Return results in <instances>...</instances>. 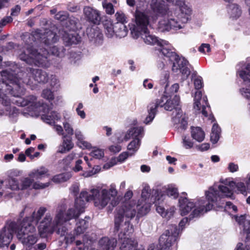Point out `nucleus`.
<instances>
[{"label": "nucleus", "instance_id": "nucleus-1", "mask_svg": "<svg viewBox=\"0 0 250 250\" xmlns=\"http://www.w3.org/2000/svg\"><path fill=\"white\" fill-rule=\"evenodd\" d=\"M89 199L87 191H82L79 197L75 199L73 207L69 208L66 212L65 208L62 207L57 209L53 221L51 214L50 213H46L38 228L40 236L44 238L55 231L61 236L64 235L66 229L63 226V224L78 218L84 211L85 203L88 202Z\"/></svg>", "mask_w": 250, "mask_h": 250}, {"label": "nucleus", "instance_id": "nucleus-2", "mask_svg": "<svg viewBox=\"0 0 250 250\" xmlns=\"http://www.w3.org/2000/svg\"><path fill=\"white\" fill-rule=\"evenodd\" d=\"M36 231L35 227L31 224L28 219L23 220L20 225L11 222L7 228H3L0 232V247L8 245L12 239L13 233L15 232L18 240L23 245L30 248L38 240Z\"/></svg>", "mask_w": 250, "mask_h": 250}, {"label": "nucleus", "instance_id": "nucleus-3", "mask_svg": "<svg viewBox=\"0 0 250 250\" xmlns=\"http://www.w3.org/2000/svg\"><path fill=\"white\" fill-rule=\"evenodd\" d=\"M231 187V185L229 186V187L220 185L218 187V190L216 188L215 185L210 187L208 190L205 191L206 198L208 203H207L203 200L199 201V209H195L193 212L192 215L193 216H198L211 210L213 206V203L217 202L222 198L226 197L234 199L232 189Z\"/></svg>", "mask_w": 250, "mask_h": 250}, {"label": "nucleus", "instance_id": "nucleus-4", "mask_svg": "<svg viewBox=\"0 0 250 250\" xmlns=\"http://www.w3.org/2000/svg\"><path fill=\"white\" fill-rule=\"evenodd\" d=\"M32 44V42L25 41V46L19 52L20 59L29 64L48 67L49 65V54L47 49L36 48L33 45L30 46Z\"/></svg>", "mask_w": 250, "mask_h": 250}, {"label": "nucleus", "instance_id": "nucleus-5", "mask_svg": "<svg viewBox=\"0 0 250 250\" xmlns=\"http://www.w3.org/2000/svg\"><path fill=\"white\" fill-rule=\"evenodd\" d=\"M115 216V229L119 231L122 229L120 237L126 232H133V227L130 224V220L136 214V205L134 203H126L123 206L118 208Z\"/></svg>", "mask_w": 250, "mask_h": 250}, {"label": "nucleus", "instance_id": "nucleus-6", "mask_svg": "<svg viewBox=\"0 0 250 250\" xmlns=\"http://www.w3.org/2000/svg\"><path fill=\"white\" fill-rule=\"evenodd\" d=\"M0 73L2 77V88H7L9 93L14 97H19L22 94V83L30 84V79L25 78L27 75L26 73L20 72L17 76L7 69L1 71Z\"/></svg>", "mask_w": 250, "mask_h": 250}, {"label": "nucleus", "instance_id": "nucleus-7", "mask_svg": "<svg viewBox=\"0 0 250 250\" xmlns=\"http://www.w3.org/2000/svg\"><path fill=\"white\" fill-rule=\"evenodd\" d=\"M88 201L93 200L94 205L100 209L104 208L111 201L110 204L113 207L117 206L119 203L118 198L116 197L117 191L116 185L112 184L109 190L103 189L101 191L98 189H92L89 192H87Z\"/></svg>", "mask_w": 250, "mask_h": 250}, {"label": "nucleus", "instance_id": "nucleus-8", "mask_svg": "<svg viewBox=\"0 0 250 250\" xmlns=\"http://www.w3.org/2000/svg\"><path fill=\"white\" fill-rule=\"evenodd\" d=\"M180 98L175 96L170 100H167L164 104V108L167 110L171 111L174 109L176 115L172 118L173 122L177 125V127L181 130H185L187 126V121L185 116L183 114L182 111L179 107Z\"/></svg>", "mask_w": 250, "mask_h": 250}, {"label": "nucleus", "instance_id": "nucleus-9", "mask_svg": "<svg viewBox=\"0 0 250 250\" xmlns=\"http://www.w3.org/2000/svg\"><path fill=\"white\" fill-rule=\"evenodd\" d=\"M135 24L130 28L132 37L137 39L141 34V32L147 29L149 23L148 17L143 12L136 11L135 13Z\"/></svg>", "mask_w": 250, "mask_h": 250}, {"label": "nucleus", "instance_id": "nucleus-10", "mask_svg": "<svg viewBox=\"0 0 250 250\" xmlns=\"http://www.w3.org/2000/svg\"><path fill=\"white\" fill-rule=\"evenodd\" d=\"M26 37L34 42H36V40L39 41L47 46L52 45L59 40V37L55 33L48 29L45 30L43 33L36 31L32 34H27Z\"/></svg>", "mask_w": 250, "mask_h": 250}, {"label": "nucleus", "instance_id": "nucleus-11", "mask_svg": "<svg viewBox=\"0 0 250 250\" xmlns=\"http://www.w3.org/2000/svg\"><path fill=\"white\" fill-rule=\"evenodd\" d=\"M179 231V229L175 226H171L169 229L166 230L159 238L161 248L169 250L172 244L177 240Z\"/></svg>", "mask_w": 250, "mask_h": 250}, {"label": "nucleus", "instance_id": "nucleus-12", "mask_svg": "<svg viewBox=\"0 0 250 250\" xmlns=\"http://www.w3.org/2000/svg\"><path fill=\"white\" fill-rule=\"evenodd\" d=\"M186 22H182V19L177 16L171 15L167 19H164L159 22L158 28L161 31H168L171 29H180Z\"/></svg>", "mask_w": 250, "mask_h": 250}, {"label": "nucleus", "instance_id": "nucleus-13", "mask_svg": "<svg viewBox=\"0 0 250 250\" xmlns=\"http://www.w3.org/2000/svg\"><path fill=\"white\" fill-rule=\"evenodd\" d=\"M179 202L180 204L181 214L182 216L187 215L194 207L195 208L193 211L196 208L199 209L198 202L196 205H195L192 202L188 201V200L187 198L181 197L179 200ZM193 212V211H192L191 214L190 215V219L195 217L192 215Z\"/></svg>", "mask_w": 250, "mask_h": 250}, {"label": "nucleus", "instance_id": "nucleus-14", "mask_svg": "<svg viewBox=\"0 0 250 250\" xmlns=\"http://www.w3.org/2000/svg\"><path fill=\"white\" fill-rule=\"evenodd\" d=\"M83 13L85 18L90 22L99 24L101 20L100 12L92 7L86 6L83 8Z\"/></svg>", "mask_w": 250, "mask_h": 250}, {"label": "nucleus", "instance_id": "nucleus-15", "mask_svg": "<svg viewBox=\"0 0 250 250\" xmlns=\"http://www.w3.org/2000/svg\"><path fill=\"white\" fill-rule=\"evenodd\" d=\"M120 233H119V239L121 243L120 249L122 250H132L135 249L137 245V243L135 241L126 237L130 233L132 232H126L122 237H120V235L122 232V229H120Z\"/></svg>", "mask_w": 250, "mask_h": 250}, {"label": "nucleus", "instance_id": "nucleus-16", "mask_svg": "<svg viewBox=\"0 0 250 250\" xmlns=\"http://www.w3.org/2000/svg\"><path fill=\"white\" fill-rule=\"evenodd\" d=\"M176 4L179 7L180 12L178 15L182 19V22H187L190 19L191 14L190 8L183 0H177Z\"/></svg>", "mask_w": 250, "mask_h": 250}, {"label": "nucleus", "instance_id": "nucleus-17", "mask_svg": "<svg viewBox=\"0 0 250 250\" xmlns=\"http://www.w3.org/2000/svg\"><path fill=\"white\" fill-rule=\"evenodd\" d=\"M167 96H168L167 95L161 97L160 99L157 100L156 103L150 104V109L148 111V115L146 117L144 121L146 124H147L151 122L154 119L155 115L156 109L158 107H164V104L166 103H165V101H167Z\"/></svg>", "mask_w": 250, "mask_h": 250}, {"label": "nucleus", "instance_id": "nucleus-18", "mask_svg": "<svg viewBox=\"0 0 250 250\" xmlns=\"http://www.w3.org/2000/svg\"><path fill=\"white\" fill-rule=\"evenodd\" d=\"M166 195H163L161 193L158 194L157 196L156 197V200L154 202L155 204L156 209L158 213L161 214L163 217H165L167 219H169L171 216L173 215L174 211H170L168 212L166 210L165 208L160 204L164 201L165 199Z\"/></svg>", "mask_w": 250, "mask_h": 250}, {"label": "nucleus", "instance_id": "nucleus-19", "mask_svg": "<svg viewBox=\"0 0 250 250\" xmlns=\"http://www.w3.org/2000/svg\"><path fill=\"white\" fill-rule=\"evenodd\" d=\"M26 71L30 75V76L38 83H46L48 80L47 73L41 69H33L31 67L26 68Z\"/></svg>", "mask_w": 250, "mask_h": 250}, {"label": "nucleus", "instance_id": "nucleus-20", "mask_svg": "<svg viewBox=\"0 0 250 250\" xmlns=\"http://www.w3.org/2000/svg\"><path fill=\"white\" fill-rule=\"evenodd\" d=\"M117 243V240L115 238L104 237L99 241V248L100 250H114L116 247Z\"/></svg>", "mask_w": 250, "mask_h": 250}, {"label": "nucleus", "instance_id": "nucleus-21", "mask_svg": "<svg viewBox=\"0 0 250 250\" xmlns=\"http://www.w3.org/2000/svg\"><path fill=\"white\" fill-rule=\"evenodd\" d=\"M140 36H141V38L146 43L151 45H162V41H159L156 36L150 34L147 29L142 31Z\"/></svg>", "mask_w": 250, "mask_h": 250}, {"label": "nucleus", "instance_id": "nucleus-22", "mask_svg": "<svg viewBox=\"0 0 250 250\" xmlns=\"http://www.w3.org/2000/svg\"><path fill=\"white\" fill-rule=\"evenodd\" d=\"M202 93L201 91H196L194 94V108L196 109L197 111H200L201 110V112L205 116H208V111L206 110L207 107L206 105L203 104L201 105L200 100H201Z\"/></svg>", "mask_w": 250, "mask_h": 250}, {"label": "nucleus", "instance_id": "nucleus-23", "mask_svg": "<svg viewBox=\"0 0 250 250\" xmlns=\"http://www.w3.org/2000/svg\"><path fill=\"white\" fill-rule=\"evenodd\" d=\"M175 58L170 60L173 62L172 70L174 72H177L181 68L182 65H188V62L184 58H180L177 54Z\"/></svg>", "mask_w": 250, "mask_h": 250}, {"label": "nucleus", "instance_id": "nucleus-24", "mask_svg": "<svg viewBox=\"0 0 250 250\" xmlns=\"http://www.w3.org/2000/svg\"><path fill=\"white\" fill-rule=\"evenodd\" d=\"M73 146L74 145L71 140L66 138L65 136H63V141L59 146L58 152L61 153H64L70 150Z\"/></svg>", "mask_w": 250, "mask_h": 250}, {"label": "nucleus", "instance_id": "nucleus-25", "mask_svg": "<svg viewBox=\"0 0 250 250\" xmlns=\"http://www.w3.org/2000/svg\"><path fill=\"white\" fill-rule=\"evenodd\" d=\"M49 175L48 170L43 167L33 170L29 174L31 178L36 179H40L46 176L48 177Z\"/></svg>", "mask_w": 250, "mask_h": 250}, {"label": "nucleus", "instance_id": "nucleus-26", "mask_svg": "<svg viewBox=\"0 0 250 250\" xmlns=\"http://www.w3.org/2000/svg\"><path fill=\"white\" fill-rule=\"evenodd\" d=\"M47 210V209L46 208L43 207H40L37 211H34L32 213V217H26L23 220H25L26 219H28V221L30 222L31 224H32V221L34 220L37 222H38L42 218L43 215L45 214Z\"/></svg>", "mask_w": 250, "mask_h": 250}, {"label": "nucleus", "instance_id": "nucleus-27", "mask_svg": "<svg viewBox=\"0 0 250 250\" xmlns=\"http://www.w3.org/2000/svg\"><path fill=\"white\" fill-rule=\"evenodd\" d=\"M161 42H162V45H159L160 48L158 49V50L160 51V54L162 56L168 58L170 61L171 59H173V58H175V57H177L175 53L171 51L170 50L164 46V45L166 44V41H162Z\"/></svg>", "mask_w": 250, "mask_h": 250}, {"label": "nucleus", "instance_id": "nucleus-28", "mask_svg": "<svg viewBox=\"0 0 250 250\" xmlns=\"http://www.w3.org/2000/svg\"><path fill=\"white\" fill-rule=\"evenodd\" d=\"M89 222L87 220L81 219L76 223V227L75 229V233L76 235L83 233L87 229Z\"/></svg>", "mask_w": 250, "mask_h": 250}, {"label": "nucleus", "instance_id": "nucleus-29", "mask_svg": "<svg viewBox=\"0 0 250 250\" xmlns=\"http://www.w3.org/2000/svg\"><path fill=\"white\" fill-rule=\"evenodd\" d=\"M192 137L198 142L203 141L205 138V133L199 127H191Z\"/></svg>", "mask_w": 250, "mask_h": 250}, {"label": "nucleus", "instance_id": "nucleus-30", "mask_svg": "<svg viewBox=\"0 0 250 250\" xmlns=\"http://www.w3.org/2000/svg\"><path fill=\"white\" fill-rule=\"evenodd\" d=\"M60 117V115L55 111H51L48 114L43 115L42 116V119L50 125L54 124L55 120H59Z\"/></svg>", "mask_w": 250, "mask_h": 250}, {"label": "nucleus", "instance_id": "nucleus-31", "mask_svg": "<svg viewBox=\"0 0 250 250\" xmlns=\"http://www.w3.org/2000/svg\"><path fill=\"white\" fill-rule=\"evenodd\" d=\"M62 39L66 45L77 44L79 42L78 38L73 34L64 32Z\"/></svg>", "mask_w": 250, "mask_h": 250}, {"label": "nucleus", "instance_id": "nucleus-32", "mask_svg": "<svg viewBox=\"0 0 250 250\" xmlns=\"http://www.w3.org/2000/svg\"><path fill=\"white\" fill-rule=\"evenodd\" d=\"M114 29L117 35L120 38L125 37L127 34V29L124 24L116 23Z\"/></svg>", "mask_w": 250, "mask_h": 250}, {"label": "nucleus", "instance_id": "nucleus-33", "mask_svg": "<svg viewBox=\"0 0 250 250\" xmlns=\"http://www.w3.org/2000/svg\"><path fill=\"white\" fill-rule=\"evenodd\" d=\"M136 208L138 209V214L142 216L146 214L149 211L150 205L146 202H142L136 206Z\"/></svg>", "mask_w": 250, "mask_h": 250}, {"label": "nucleus", "instance_id": "nucleus-34", "mask_svg": "<svg viewBox=\"0 0 250 250\" xmlns=\"http://www.w3.org/2000/svg\"><path fill=\"white\" fill-rule=\"evenodd\" d=\"M75 137L78 140V145L81 147L88 148L90 147V144L84 141V136L80 131L77 130H76Z\"/></svg>", "mask_w": 250, "mask_h": 250}, {"label": "nucleus", "instance_id": "nucleus-35", "mask_svg": "<svg viewBox=\"0 0 250 250\" xmlns=\"http://www.w3.org/2000/svg\"><path fill=\"white\" fill-rule=\"evenodd\" d=\"M228 11L230 16L234 18L239 17L241 14V10L235 4L229 5L228 7Z\"/></svg>", "mask_w": 250, "mask_h": 250}, {"label": "nucleus", "instance_id": "nucleus-36", "mask_svg": "<svg viewBox=\"0 0 250 250\" xmlns=\"http://www.w3.org/2000/svg\"><path fill=\"white\" fill-rule=\"evenodd\" d=\"M50 50L52 55L58 57H62L64 56L65 49L63 46L58 47L53 46L50 47Z\"/></svg>", "mask_w": 250, "mask_h": 250}, {"label": "nucleus", "instance_id": "nucleus-37", "mask_svg": "<svg viewBox=\"0 0 250 250\" xmlns=\"http://www.w3.org/2000/svg\"><path fill=\"white\" fill-rule=\"evenodd\" d=\"M70 178V175L68 173H62L55 175L52 179V181L55 183L64 182Z\"/></svg>", "mask_w": 250, "mask_h": 250}, {"label": "nucleus", "instance_id": "nucleus-38", "mask_svg": "<svg viewBox=\"0 0 250 250\" xmlns=\"http://www.w3.org/2000/svg\"><path fill=\"white\" fill-rule=\"evenodd\" d=\"M215 129H217V125L215 124L213 125L212 131L210 134V140L213 143H216L217 142L219 139L221 133V129H218V131L217 132L215 131Z\"/></svg>", "mask_w": 250, "mask_h": 250}, {"label": "nucleus", "instance_id": "nucleus-39", "mask_svg": "<svg viewBox=\"0 0 250 250\" xmlns=\"http://www.w3.org/2000/svg\"><path fill=\"white\" fill-rule=\"evenodd\" d=\"M238 190L244 195L247 194V191H250V176L247 181V187L243 183H239L237 185Z\"/></svg>", "mask_w": 250, "mask_h": 250}, {"label": "nucleus", "instance_id": "nucleus-40", "mask_svg": "<svg viewBox=\"0 0 250 250\" xmlns=\"http://www.w3.org/2000/svg\"><path fill=\"white\" fill-rule=\"evenodd\" d=\"M8 188L13 190L21 189L20 185L18 180L14 178H9L8 180Z\"/></svg>", "mask_w": 250, "mask_h": 250}, {"label": "nucleus", "instance_id": "nucleus-41", "mask_svg": "<svg viewBox=\"0 0 250 250\" xmlns=\"http://www.w3.org/2000/svg\"><path fill=\"white\" fill-rule=\"evenodd\" d=\"M239 76L244 81H249L250 82V64H247L245 70H241L238 73Z\"/></svg>", "mask_w": 250, "mask_h": 250}, {"label": "nucleus", "instance_id": "nucleus-42", "mask_svg": "<svg viewBox=\"0 0 250 250\" xmlns=\"http://www.w3.org/2000/svg\"><path fill=\"white\" fill-rule=\"evenodd\" d=\"M140 143V139L138 137L136 138L128 144L127 146L128 150L135 152L139 149Z\"/></svg>", "mask_w": 250, "mask_h": 250}, {"label": "nucleus", "instance_id": "nucleus-43", "mask_svg": "<svg viewBox=\"0 0 250 250\" xmlns=\"http://www.w3.org/2000/svg\"><path fill=\"white\" fill-rule=\"evenodd\" d=\"M0 98H1L3 101H5V104L6 105H8L10 104V100L7 99V97L6 95L8 94H11L12 95V94L11 93H9V90H7V88L4 87L2 88V82L1 83V81H0Z\"/></svg>", "mask_w": 250, "mask_h": 250}, {"label": "nucleus", "instance_id": "nucleus-44", "mask_svg": "<svg viewBox=\"0 0 250 250\" xmlns=\"http://www.w3.org/2000/svg\"><path fill=\"white\" fill-rule=\"evenodd\" d=\"M27 101L28 104H30L31 105L34 106L35 107H38L41 106L43 104V103L42 101H37V97L33 95H30L27 98Z\"/></svg>", "mask_w": 250, "mask_h": 250}, {"label": "nucleus", "instance_id": "nucleus-45", "mask_svg": "<svg viewBox=\"0 0 250 250\" xmlns=\"http://www.w3.org/2000/svg\"><path fill=\"white\" fill-rule=\"evenodd\" d=\"M167 196L174 199L177 198L179 195L177 189L172 186L168 187L167 189Z\"/></svg>", "mask_w": 250, "mask_h": 250}, {"label": "nucleus", "instance_id": "nucleus-46", "mask_svg": "<svg viewBox=\"0 0 250 250\" xmlns=\"http://www.w3.org/2000/svg\"><path fill=\"white\" fill-rule=\"evenodd\" d=\"M235 219L236 222H237L239 225H244V229L245 230H247L248 229V228L249 227V226H250V221L246 220L245 216L243 215H241L239 217L236 216L235 217Z\"/></svg>", "mask_w": 250, "mask_h": 250}, {"label": "nucleus", "instance_id": "nucleus-47", "mask_svg": "<svg viewBox=\"0 0 250 250\" xmlns=\"http://www.w3.org/2000/svg\"><path fill=\"white\" fill-rule=\"evenodd\" d=\"M21 181V190H23L28 188L33 183V180L28 177L22 178Z\"/></svg>", "mask_w": 250, "mask_h": 250}, {"label": "nucleus", "instance_id": "nucleus-48", "mask_svg": "<svg viewBox=\"0 0 250 250\" xmlns=\"http://www.w3.org/2000/svg\"><path fill=\"white\" fill-rule=\"evenodd\" d=\"M76 157V153L72 152L62 160V163L64 167H68Z\"/></svg>", "mask_w": 250, "mask_h": 250}, {"label": "nucleus", "instance_id": "nucleus-49", "mask_svg": "<svg viewBox=\"0 0 250 250\" xmlns=\"http://www.w3.org/2000/svg\"><path fill=\"white\" fill-rule=\"evenodd\" d=\"M55 18L60 21H64L68 19V14L65 11H60L55 15Z\"/></svg>", "mask_w": 250, "mask_h": 250}, {"label": "nucleus", "instance_id": "nucleus-50", "mask_svg": "<svg viewBox=\"0 0 250 250\" xmlns=\"http://www.w3.org/2000/svg\"><path fill=\"white\" fill-rule=\"evenodd\" d=\"M90 155L95 159H100L104 156V153L101 149H97L93 150L90 153Z\"/></svg>", "mask_w": 250, "mask_h": 250}, {"label": "nucleus", "instance_id": "nucleus-51", "mask_svg": "<svg viewBox=\"0 0 250 250\" xmlns=\"http://www.w3.org/2000/svg\"><path fill=\"white\" fill-rule=\"evenodd\" d=\"M42 97L48 100L49 101L52 100L54 99V95L53 93L49 89H44L42 92Z\"/></svg>", "mask_w": 250, "mask_h": 250}, {"label": "nucleus", "instance_id": "nucleus-52", "mask_svg": "<svg viewBox=\"0 0 250 250\" xmlns=\"http://www.w3.org/2000/svg\"><path fill=\"white\" fill-rule=\"evenodd\" d=\"M103 6L104 8L105 9L106 13L107 14L112 15L114 13V9L113 7V5L111 3H103Z\"/></svg>", "mask_w": 250, "mask_h": 250}, {"label": "nucleus", "instance_id": "nucleus-53", "mask_svg": "<svg viewBox=\"0 0 250 250\" xmlns=\"http://www.w3.org/2000/svg\"><path fill=\"white\" fill-rule=\"evenodd\" d=\"M115 17L118 22L116 23H123L126 22V17L124 14L122 13L117 12L115 14Z\"/></svg>", "mask_w": 250, "mask_h": 250}, {"label": "nucleus", "instance_id": "nucleus-54", "mask_svg": "<svg viewBox=\"0 0 250 250\" xmlns=\"http://www.w3.org/2000/svg\"><path fill=\"white\" fill-rule=\"evenodd\" d=\"M83 108V104L82 103H80L79 104L76 110L79 116L81 117V118L84 119L85 117V113L83 110H82Z\"/></svg>", "mask_w": 250, "mask_h": 250}, {"label": "nucleus", "instance_id": "nucleus-55", "mask_svg": "<svg viewBox=\"0 0 250 250\" xmlns=\"http://www.w3.org/2000/svg\"><path fill=\"white\" fill-rule=\"evenodd\" d=\"M49 185V182H47L45 184H42L40 182H35L33 185V188L36 189H43L48 187Z\"/></svg>", "mask_w": 250, "mask_h": 250}, {"label": "nucleus", "instance_id": "nucleus-56", "mask_svg": "<svg viewBox=\"0 0 250 250\" xmlns=\"http://www.w3.org/2000/svg\"><path fill=\"white\" fill-rule=\"evenodd\" d=\"M194 85L195 89H199L203 86L202 79L201 77H197L194 80Z\"/></svg>", "mask_w": 250, "mask_h": 250}, {"label": "nucleus", "instance_id": "nucleus-57", "mask_svg": "<svg viewBox=\"0 0 250 250\" xmlns=\"http://www.w3.org/2000/svg\"><path fill=\"white\" fill-rule=\"evenodd\" d=\"M86 33L89 38L91 39L95 38L96 34H97V36H101L99 32L96 33L95 29L93 28H87L86 30Z\"/></svg>", "mask_w": 250, "mask_h": 250}, {"label": "nucleus", "instance_id": "nucleus-58", "mask_svg": "<svg viewBox=\"0 0 250 250\" xmlns=\"http://www.w3.org/2000/svg\"><path fill=\"white\" fill-rule=\"evenodd\" d=\"M117 162H118L117 158H112L109 162L104 165L103 167L105 169H107L110 168L111 167H113V166L117 164Z\"/></svg>", "mask_w": 250, "mask_h": 250}, {"label": "nucleus", "instance_id": "nucleus-59", "mask_svg": "<svg viewBox=\"0 0 250 250\" xmlns=\"http://www.w3.org/2000/svg\"><path fill=\"white\" fill-rule=\"evenodd\" d=\"M150 188L148 186H146L144 188L142 191V198L146 200L150 195Z\"/></svg>", "mask_w": 250, "mask_h": 250}, {"label": "nucleus", "instance_id": "nucleus-60", "mask_svg": "<svg viewBox=\"0 0 250 250\" xmlns=\"http://www.w3.org/2000/svg\"><path fill=\"white\" fill-rule=\"evenodd\" d=\"M63 127L66 131V132L67 133V134L72 135L73 134V129L71 126V125L67 122H64L63 124Z\"/></svg>", "mask_w": 250, "mask_h": 250}, {"label": "nucleus", "instance_id": "nucleus-61", "mask_svg": "<svg viewBox=\"0 0 250 250\" xmlns=\"http://www.w3.org/2000/svg\"><path fill=\"white\" fill-rule=\"evenodd\" d=\"M133 153L129 154L127 152H124L120 154L117 157L118 161L119 162H123L125 161L129 155L131 156Z\"/></svg>", "mask_w": 250, "mask_h": 250}, {"label": "nucleus", "instance_id": "nucleus-62", "mask_svg": "<svg viewBox=\"0 0 250 250\" xmlns=\"http://www.w3.org/2000/svg\"><path fill=\"white\" fill-rule=\"evenodd\" d=\"M210 50V45L208 43H203L199 48V51L203 53L208 52Z\"/></svg>", "mask_w": 250, "mask_h": 250}, {"label": "nucleus", "instance_id": "nucleus-63", "mask_svg": "<svg viewBox=\"0 0 250 250\" xmlns=\"http://www.w3.org/2000/svg\"><path fill=\"white\" fill-rule=\"evenodd\" d=\"M241 94L248 100H250V89L243 88L240 89Z\"/></svg>", "mask_w": 250, "mask_h": 250}, {"label": "nucleus", "instance_id": "nucleus-64", "mask_svg": "<svg viewBox=\"0 0 250 250\" xmlns=\"http://www.w3.org/2000/svg\"><path fill=\"white\" fill-rule=\"evenodd\" d=\"M180 70L183 75L186 76V78H187L190 74V71L188 68V65H182Z\"/></svg>", "mask_w": 250, "mask_h": 250}]
</instances>
